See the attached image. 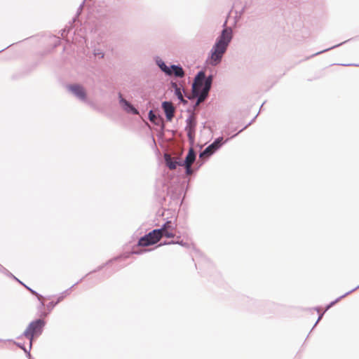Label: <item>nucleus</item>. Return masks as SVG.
I'll return each instance as SVG.
<instances>
[{
  "label": "nucleus",
  "mask_w": 359,
  "mask_h": 359,
  "mask_svg": "<svg viewBox=\"0 0 359 359\" xmlns=\"http://www.w3.org/2000/svg\"><path fill=\"white\" fill-rule=\"evenodd\" d=\"M232 37L233 32L231 27L224 28L222 31L210 50V56L208 57V62L210 65L216 66L221 62Z\"/></svg>",
  "instance_id": "nucleus-1"
},
{
  "label": "nucleus",
  "mask_w": 359,
  "mask_h": 359,
  "mask_svg": "<svg viewBox=\"0 0 359 359\" xmlns=\"http://www.w3.org/2000/svg\"><path fill=\"white\" fill-rule=\"evenodd\" d=\"M212 76H205L203 71H200L196 76L192 85V93L197 97L196 105L203 102L208 97L212 83Z\"/></svg>",
  "instance_id": "nucleus-2"
},
{
  "label": "nucleus",
  "mask_w": 359,
  "mask_h": 359,
  "mask_svg": "<svg viewBox=\"0 0 359 359\" xmlns=\"http://www.w3.org/2000/svg\"><path fill=\"white\" fill-rule=\"evenodd\" d=\"M44 324V321L41 319L32 321L23 332V336L29 340V349L32 347L33 338L41 334Z\"/></svg>",
  "instance_id": "nucleus-3"
},
{
  "label": "nucleus",
  "mask_w": 359,
  "mask_h": 359,
  "mask_svg": "<svg viewBox=\"0 0 359 359\" xmlns=\"http://www.w3.org/2000/svg\"><path fill=\"white\" fill-rule=\"evenodd\" d=\"M161 230L154 229L142 237L138 241V245L140 246H148L156 243L161 238Z\"/></svg>",
  "instance_id": "nucleus-4"
},
{
  "label": "nucleus",
  "mask_w": 359,
  "mask_h": 359,
  "mask_svg": "<svg viewBox=\"0 0 359 359\" xmlns=\"http://www.w3.org/2000/svg\"><path fill=\"white\" fill-rule=\"evenodd\" d=\"M185 131L189 141L193 144L195 139L196 121L193 114L189 115L186 119Z\"/></svg>",
  "instance_id": "nucleus-5"
},
{
  "label": "nucleus",
  "mask_w": 359,
  "mask_h": 359,
  "mask_svg": "<svg viewBox=\"0 0 359 359\" xmlns=\"http://www.w3.org/2000/svg\"><path fill=\"white\" fill-rule=\"evenodd\" d=\"M223 137H219L217 138L212 144H210L205 150L201 153L200 156H210L218 150L222 145Z\"/></svg>",
  "instance_id": "nucleus-6"
},
{
  "label": "nucleus",
  "mask_w": 359,
  "mask_h": 359,
  "mask_svg": "<svg viewBox=\"0 0 359 359\" xmlns=\"http://www.w3.org/2000/svg\"><path fill=\"white\" fill-rule=\"evenodd\" d=\"M67 88L71 91L78 99L81 100H86V95L84 88L80 85H69Z\"/></svg>",
  "instance_id": "nucleus-7"
},
{
  "label": "nucleus",
  "mask_w": 359,
  "mask_h": 359,
  "mask_svg": "<svg viewBox=\"0 0 359 359\" xmlns=\"http://www.w3.org/2000/svg\"><path fill=\"white\" fill-rule=\"evenodd\" d=\"M119 103L121 107L128 113H130L134 115L139 114L137 109H135L129 102L123 98L121 93L118 94Z\"/></svg>",
  "instance_id": "nucleus-8"
},
{
  "label": "nucleus",
  "mask_w": 359,
  "mask_h": 359,
  "mask_svg": "<svg viewBox=\"0 0 359 359\" xmlns=\"http://www.w3.org/2000/svg\"><path fill=\"white\" fill-rule=\"evenodd\" d=\"M162 107L165 111V116L168 121H171L174 116L175 108L170 102H163L162 103Z\"/></svg>",
  "instance_id": "nucleus-9"
},
{
  "label": "nucleus",
  "mask_w": 359,
  "mask_h": 359,
  "mask_svg": "<svg viewBox=\"0 0 359 359\" xmlns=\"http://www.w3.org/2000/svg\"><path fill=\"white\" fill-rule=\"evenodd\" d=\"M247 0H238L233 4V8L237 14L241 15L246 8Z\"/></svg>",
  "instance_id": "nucleus-10"
},
{
  "label": "nucleus",
  "mask_w": 359,
  "mask_h": 359,
  "mask_svg": "<svg viewBox=\"0 0 359 359\" xmlns=\"http://www.w3.org/2000/svg\"><path fill=\"white\" fill-rule=\"evenodd\" d=\"M156 65L161 69V70L166 75L170 76L172 74V72L170 69V67H168L161 58L156 57Z\"/></svg>",
  "instance_id": "nucleus-11"
},
{
  "label": "nucleus",
  "mask_w": 359,
  "mask_h": 359,
  "mask_svg": "<svg viewBox=\"0 0 359 359\" xmlns=\"http://www.w3.org/2000/svg\"><path fill=\"white\" fill-rule=\"evenodd\" d=\"M164 158L167 166L170 170H175L177 168V165H182L181 163L174 161L171 156L168 154H164Z\"/></svg>",
  "instance_id": "nucleus-12"
},
{
  "label": "nucleus",
  "mask_w": 359,
  "mask_h": 359,
  "mask_svg": "<svg viewBox=\"0 0 359 359\" xmlns=\"http://www.w3.org/2000/svg\"><path fill=\"white\" fill-rule=\"evenodd\" d=\"M196 159V154L192 148H191L189 151L188 154L186 156L184 161L182 162V165L184 164L192 165Z\"/></svg>",
  "instance_id": "nucleus-13"
},
{
  "label": "nucleus",
  "mask_w": 359,
  "mask_h": 359,
  "mask_svg": "<svg viewBox=\"0 0 359 359\" xmlns=\"http://www.w3.org/2000/svg\"><path fill=\"white\" fill-rule=\"evenodd\" d=\"M170 69L175 76L182 78L184 76V72L181 66L172 65Z\"/></svg>",
  "instance_id": "nucleus-14"
},
{
  "label": "nucleus",
  "mask_w": 359,
  "mask_h": 359,
  "mask_svg": "<svg viewBox=\"0 0 359 359\" xmlns=\"http://www.w3.org/2000/svg\"><path fill=\"white\" fill-rule=\"evenodd\" d=\"M157 230H161V238L163 236L166 238H173L175 236L174 232L167 229L165 226H162L161 228L157 229Z\"/></svg>",
  "instance_id": "nucleus-15"
},
{
  "label": "nucleus",
  "mask_w": 359,
  "mask_h": 359,
  "mask_svg": "<svg viewBox=\"0 0 359 359\" xmlns=\"http://www.w3.org/2000/svg\"><path fill=\"white\" fill-rule=\"evenodd\" d=\"M68 293V290L64 292L62 294H61V297H59L57 299V300L56 302H53V301H51L48 304H46V308H47V310L48 311H50L52 310V309L64 297V295L63 294H67Z\"/></svg>",
  "instance_id": "nucleus-16"
},
{
  "label": "nucleus",
  "mask_w": 359,
  "mask_h": 359,
  "mask_svg": "<svg viewBox=\"0 0 359 359\" xmlns=\"http://www.w3.org/2000/svg\"><path fill=\"white\" fill-rule=\"evenodd\" d=\"M334 302H332L330 304L327 305L325 307L318 306L313 309V311H316L318 314H324L328 309L334 304Z\"/></svg>",
  "instance_id": "nucleus-17"
},
{
  "label": "nucleus",
  "mask_w": 359,
  "mask_h": 359,
  "mask_svg": "<svg viewBox=\"0 0 359 359\" xmlns=\"http://www.w3.org/2000/svg\"><path fill=\"white\" fill-rule=\"evenodd\" d=\"M175 94L182 102H183L184 104L187 103V101L184 100L183 97L181 88L176 89V90H175Z\"/></svg>",
  "instance_id": "nucleus-18"
},
{
  "label": "nucleus",
  "mask_w": 359,
  "mask_h": 359,
  "mask_svg": "<svg viewBox=\"0 0 359 359\" xmlns=\"http://www.w3.org/2000/svg\"><path fill=\"white\" fill-rule=\"evenodd\" d=\"M162 226H165L166 229H168L170 231L174 232V230L176 228V225L174 222L172 221H168L165 224H163Z\"/></svg>",
  "instance_id": "nucleus-19"
},
{
  "label": "nucleus",
  "mask_w": 359,
  "mask_h": 359,
  "mask_svg": "<svg viewBox=\"0 0 359 359\" xmlns=\"http://www.w3.org/2000/svg\"><path fill=\"white\" fill-rule=\"evenodd\" d=\"M186 168V173L187 175H191L192 173L191 165L184 164Z\"/></svg>",
  "instance_id": "nucleus-20"
},
{
  "label": "nucleus",
  "mask_w": 359,
  "mask_h": 359,
  "mask_svg": "<svg viewBox=\"0 0 359 359\" xmlns=\"http://www.w3.org/2000/svg\"><path fill=\"white\" fill-rule=\"evenodd\" d=\"M156 115L153 113V111H150L149 112V118L151 121H154V119L156 118Z\"/></svg>",
  "instance_id": "nucleus-21"
},
{
  "label": "nucleus",
  "mask_w": 359,
  "mask_h": 359,
  "mask_svg": "<svg viewBox=\"0 0 359 359\" xmlns=\"http://www.w3.org/2000/svg\"><path fill=\"white\" fill-rule=\"evenodd\" d=\"M175 243L179 244L180 245H182V246L186 245V243H184L183 241H176L175 242V241H170V242H168V243H166L165 244H175Z\"/></svg>",
  "instance_id": "nucleus-22"
},
{
  "label": "nucleus",
  "mask_w": 359,
  "mask_h": 359,
  "mask_svg": "<svg viewBox=\"0 0 359 359\" xmlns=\"http://www.w3.org/2000/svg\"><path fill=\"white\" fill-rule=\"evenodd\" d=\"M26 287H27V289H28V290H29L32 294H35L36 296H37L38 299H39V300H41V296L39 294H38L36 291H34V290H32L31 288H29V287H27V286H26Z\"/></svg>",
  "instance_id": "nucleus-23"
},
{
  "label": "nucleus",
  "mask_w": 359,
  "mask_h": 359,
  "mask_svg": "<svg viewBox=\"0 0 359 359\" xmlns=\"http://www.w3.org/2000/svg\"><path fill=\"white\" fill-rule=\"evenodd\" d=\"M95 55L98 56L100 58H102L104 57V53L102 52H100L99 50L95 52Z\"/></svg>",
  "instance_id": "nucleus-24"
},
{
  "label": "nucleus",
  "mask_w": 359,
  "mask_h": 359,
  "mask_svg": "<svg viewBox=\"0 0 359 359\" xmlns=\"http://www.w3.org/2000/svg\"><path fill=\"white\" fill-rule=\"evenodd\" d=\"M171 86H172V88L175 90H176V89H179V88H180L178 86V85H177L176 83H175V82H172V83H171Z\"/></svg>",
  "instance_id": "nucleus-25"
},
{
  "label": "nucleus",
  "mask_w": 359,
  "mask_h": 359,
  "mask_svg": "<svg viewBox=\"0 0 359 359\" xmlns=\"http://www.w3.org/2000/svg\"><path fill=\"white\" fill-rule=\"evenodd\" d=\"M15 344H16V345H17L18 346H19L20 348H21L22 349H23V350L25 351V352H27V353H29V351H27V350L25 348V347H24V346H22L21 344H20V343H15ZM28 354L29 355V353H28Z\"/></svg>",
  "instance_id": "nucleus-26"
},
{
  "label": "nucleus",
  "mask_w": 359,
  "mask_h": 359,
  "mask_svg": "<svg viewBox=\"0 0 359 359\" xmlns=\"http://www.w3.org/2000/svg\"><path fill=\"white\" fill-rule=\"evenodd\" d=\"M339 46V45L334 46H332V48H335V47H337V46ZM330 49H331V48H327V49H325V50H322V51H320V52H318V53H316L315 55H318V54H320V53H321L325 52V51H327V50H330Z\"/></svg>",
  "instance_id": "nucleus-27"
},
{
  "label": "nucleus",
  "mask_w": 359,
  "mask_h": 359,
  "mask_svg": "<svg viewBox=\"0 0 359 359\" xmlns=\"http://www.w3.org/2000/svg\"><path fill=\"white\" fill-rule=\"evenodd\" d=\"M322 316H319V317H318V318L317 321L316 322L315 325H316L318 323V321L321 319Z\"/></svg>",
  "instance_id": "nucleus-28"
},
{
  "label": "nucleus",
  "mask_w": 359,
  "mask_h": 359,
  "mask_svg": "<svg viewBox=\"0 0 359 359\" xmlns=\"http://www.w3.org/2000/svg\"><path fill=\"white\" fill-rule=\"evenodd\" d=\"M83 4H84V1H83L82 4L80 5L79 8V10L82 9Z\"/></svg>",
  "instance_id": "nucleus-29"
},
{
  "label": "nucleus",
  "mask_w": 359,
  "mask_h": 359,
  "mask_svg": "<svg viewBox=\"0 0 359 359\" xmlns=\"http://www.w3.org/2000/svg\"><path fill=\"white\" fill-rule=\"evenodd\" d=\"M245 128H246V126H245V128H243V129L240 130H239V133H240V132H242V131H243V129H245Z\"/></svg>",
  "instance_id": "nucleus-30"
},
{
  "label": "nucleus",
  "mask_w": 359,
  "mask_h": 359,
  "mask_svg": "<svg viewBox=\"0 0 359 359\" xmlns=\"http://www.w3.org/2000/svg\"><path fill=\"white\" fill-rule=\"evenodd\" d=\"M359 287V285L357 286L355 289L352 290V291L355 290V289L358 288Z\"/></svg>",
  "instance_id": "nucleus-31"
}]
</instances>
